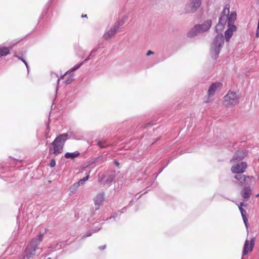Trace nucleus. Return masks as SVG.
I'll list each match as a JSON object with an SVG mask.
<instances>
[{
  "instance_id": "obj_1",
  "label": "nucleus",
  "mask_w": 259,
  "mask_h": 259,
  "mask_svg": "<svg viewBox=\"0 0 259 259\" xmlns=\"http://www.w3.org/2000/svg\"><path fill=\"white\" fill-rule=\"evenodd\" d=\"M68 135L66 133L60 134L57 136L50 144L49 154L56 156L61 153L63 151L65 143L68 139Z\"/></svg>"
},
{
  "instance_id": "obj_2",
  "label": "nucleus",
  "mask_w": 259,
  "mask_h": 259,
  "mask_svg": "<svg viewBox=\"0 0 259 259\" xmlns=\"http://www.w3.org/2000/svg\"><path fill=\"white\" fill-rule=\"evenodd\" d=\"M43 234H40L33 238L27 246L24 252L22 259H29L36 253V250L38 249V246L42 240Z\"/></svg>"
},
{
  "instance_id": "obj_3",
  "label": "nucleus",
  "mask_w": 259,
  "mask_h": 259,
  "mask_svg": "<svg viewBox=\"0 0 259 259\" xmlns=\"http://www.w3.org/2000/svg\"><path fill=\"white\" fill-rule=\"evenodd\" d=\"M224 36L221 33L218 34L213 40L210 51V55L212 58L214 59L217 58L224 44Z\"/></svg>"
},
{
  "instance_id": "obj_4",
  "label": "nucleus",
  "mask_w": 259,
  "mask_h": 259,
  "mask_svg": "<svg viewBox=\"0 0 259 259\" xmlns=\"http://www.w3.org/2000/svg\"><path fill=\"white\" fill-rule=\"evenodd\" d=\"M236 13L235 12H232L229 15V21L228 22V28L225 32V38L227 41H229L232 37L233 32L236 30V26L233 24L236 19Z\"/></svg>"
},
{
  "instance_id": "obj_5",
  "label": "nucleus",
  "mask_w": 259,
  "mask_h": 259,
  "mask_svg": "<svg viewBox=\"0 0 259 259\" xmlns=\"http://www.w3.org/2000/svg\"><path fill=\"white\" fill-rule=\"evenodd\" d=\"M229 7L226 5L223 9L222 15L220 17L219 23L215 27L216 31L218 33L221 32L224 29V25L229 21Z\"/></svg>"
},
{
  "instance_id": "obj_6",
  "label": "nucleus",
  "mask_w": 259,
  "mask_h": 259,
  "mask_svg": "<svg viewBox=\"0 0 259 259\" xmlns=\"http://www.w3.org/2000/svg\"><path fill=\"white\" fill-rule=\"evenodd\" d=\"M224 98V105L227 107H232L239 103V97L235 92L229 91Z\"/></svg>"
},
{
  "instance_id": "obj_7",
  "label": "nucleus",
  "mask_w": 259,
  "mask_h": 259,
  "mask_svg": "<svg viewBox=\"0 0 259 259\" xmlns=\"http://www.w3.org/2000/svg\"><path fill=\"white\" fill-rule=\"evenodd\" d=\"M124 23V21L123 20L116 22L112 27L104 33L103 35L104 39L107 40L112 37L116 33L117 30L123 25Z\"/></svg>"
},
{
  "instance_id": "obj_8",
  "label": "nucleus",
  "mask_w": 259,
  "mask_h": 259,
  "mask_svg": "<svg viewBox=\"0 0 259 259\" xmlns=\"http://www.w3.org/2000/svg\"><path fill=\"white\" fill-rule=\"evenodd\" d=\"M222 88V83L215 82L211 84L208 90V97L204 100V102L209 103L210 102V98L213 96L217 92L219 91Z\"/></svg>"
},
{
  "instance_id": "obj_9",
  "label": "nucleus",
  "mask_w": 259,
  "mask_h": 259,
  "mask_svg": "<svg viewBox=\"0 0 259 259\" xmlns=\"http://www.w3.org/2000/svg\"><path fill=\"white\" fill-rule=\"evenodd\" d=\"M232 166H231V170L233 174H243L245 171L247 167V164L245 162H235L231 163Z\"/></svg>"
},
{
  "instance_id": "obj_10",
  "label": "nucleus",
  "mask_w": 259,
  "mask_h": 259,
  "mask_svg": "<svg viewBox=\"0 0 259 259\" xmlns=\"http://www.w3.org/2000/svg\"><path fill=\"white\" fill-rule=\"evenodd\" d=\"M201 3V0H190L186 5V11L188 12L194 13L200 7Z\"/></svg>"
},
{
  "instance_id": "obj_11",
  "label": "nucleus",
  "mask_w": 259,
  "mask_h": 259,
  "mask_svg": "<svg viewBox=\"0 0 259 259\" xmlns=\"http://www.w3.org/2000/svg\"><path fill=\"white\" fill-rule=\"evenodd\" d=\"M234 178L238 181L241 184H246L250 185L252 181L256 182L255 178L253 176H246L242 174H236Z\"/></svg>"
},
{
  "instance_id": "obj_12",
  "label": "nucleus",
  "mask_w": 259,
  "mask_h": 259,
  "mask_svg": "<svg viewBox=\"0 0 259 259\" xmlns=\"http://www.w3.org/2000/svg\"><path fill=\"white\" fill-rule=\"evenodd\" d=\"M105 197V193L104 192L98 193L94 198V202L95 210H98L100 206L102 204Z\"/></svg>"
},
{
  "instance_id": "obj_13",
  "label": "nucleus",
  "mask_w": 259,
  "mask_h": 259,
  "mask_svg": "<svg viewBox=\"0 0 259 259\" xmlns=\"http://www.w3.org/2000/svg\"><path fill=\"white\" fill-rule=\"evenodd\" d=\"M255 242L254 238H252L250 241L246 240L243 247L242 255H245L249 252H251L254 246Z\"/></svg>"
},
{
  "instance_id": "obj_14",
  "label": "nucleus",
  "mask_w": 259,
  "mask_h": 259,
  "mask_svg": "<svg viewBox=\"0 0 259 259\" xmlns=\"http://www.w3.org/2000/svg\"><path fill=\"white\" fill-rule=\"evenodd\" d=\"M246 156V153L243 150L237 151L234 154L233 158L231 160V163L240 162Z\"/></svg>"
},
{
  "instance_id": "obj_15",
  "label": "nucleus",
  "mask_w": 259,
  "mask_h": 259,
  "mask_svg": "<svg viewBox=\"0 0 259 259\" xmlns=\"http://www.w3.org/2000/svg\"><path fill=\"white\" fill-rule=\"evenodd\" d=\"M240 194L244 199L247 200L250 198L252 194V189L249 186H245L241 191Z\"/></svg>"
},
{
  "instance_id": "obj_16",
  "label": "nucleus",
  "mask_w": 259,
  "mask_h": 259,
  "mask_svg": "<svg viewBox=\"0 0 259 259\" xmlns=\"http://www.w3.org/2000/svg\"><path fill=\"white\" fill-rule=\"evenodd\" d=\"M211 25V21L210 20H207L202 24L196 25L199 28L200 33H203L207 31Z\"/></svg>"
},
{
  "instance_id": "obj_17",
  "label": "nucleus",
  "mask_w": 259,
  "mask_h": 259,
  "mask_svg": "<svg viewBox=\"0 0 259 259\" xmlns=\"http://www.w3.org/2000/svg\"><path fill=\"white\" fill-rule=\"evenodd\" d=\"M72 72L70 69L61 77V78L65 79L64 82L66 84H70L73 80V75L71 73Z\"/></svg>"
},
{
  "instance_id": "obj_18",
  "label": "nucleus",
  "mask_w": 259,
  "mask_h": 259,
  "mask_svg": "<svg viewBox=\"0 0 259 259\" xmlns=\"http://www.w3.org/2000/svg\"><path fill=\"white\" fill-rule=\"evenodd\" d=\"M200 34L198 26H194L187 33L188 37H193Z\"/></svg>"
},
{
  "instance_id": "obj_19",
  "label": "nucleus",
  "mask_w": 259,
  "mask_h": 259,
  "mask_svg": "<svg viewBox=\"0 0 259 259\" xmlns=\"http://www.w3.org/2000/svg\"><path fill=\"white\" fill-rule=\"evenodd\" d=\"M80 155V153L78 151L73 152H67L65 153L64 157L67 159H70L74 160L76 158L78 157Z\"/></svg>"
},
{
  "instance_id": "obj_20",
  "label": "nucleus",
  "mask_w": 259,
  "mask_h": 259,
  "mask_svg": "<svg viewBox=\"0 0 259 259\" xmlns=\"http://www.w3.org/2000/svg\"><path fill=\"white\" fill-rule=\"evenodd\" d=\"M239 209V210L240 211V212L241 213V215H242V219L243 220L244 223V224H245V225L246 226V227L247 228V218H246L247 212H246V210H244L241 207H240V208Z\"/></svg>"
},
{
  "instance_id": "obj_21",
  "label": "nucleus",
  "mask_w": 259,
  "mask_h": 259,
  "mask_svg": "<svg viewBox=\"0 0 259 259\" xmlns=\"http://www.w3.org/2000/svg\"><path fill=\"white\" fill-rule=\"evenodd\" d=\"M10 49L11 48L9 47L0 48V57L6 56L8 55Z\"/></svg>"
},
{
  "instance_id": "obj_22",
  "label": "nucleus",
  "mask_w": 259,
  "mask_h": 259,
  "mask_svg": "<svg viewBox=\"0 0 259 259\" xmlns=\"http://www.w3.org/2000/svg\"><path fill=\"white\" fill-rule=\"evenodd\" d=\"M89 179V176H87L86 177H85L84 178H83V179H81L78 183H75L73 185V187L75 189H77V188L80 186V185H82L84 183L87 181Z\"/></svg>"
},
{
  "instance_id": "obj_23",
  "label": "nucleus",
  "mask_w": 259,
  "mask_h": 259,
  "mask_svg": "<svg viewBox=\"0 0 259 259\" xmlns=\"http://www.w3.org/2000/svg\"><path fill=\"white\" fill-rule=\"evenodd\" d=\"M91 58L89 56V57L86 59H85L84 60H83L82 62H80V63L78 64L76 66H74L73 67H72L71 69V71H75L76 70L78 69V68H79L80 67V66L83 64H84L86 61H87L88 60L90 59Z\"/></svg>"
},
{
  "instance_id": "obj_24",
  "label": "nucleus",
  "mask_w": 259,
  "mask_h": 259,
  "mask_svg": "<svg viewBox=\"0 0 259 259\" xmlns=\"http://www.w3.org/2000/svg\"><path fill=\"white\" fill-rule=\"evenodd\" d=\"M91 58L89 56V57L86 59H85L84 60H83L82 62H80V63L78 64L76 66H74L73 67H72L71 69V71H75L76 70L78 69V68H79L80 67V66L83 64H84L86 61H87L88 60L90 59Z\"/></svg>"
},
{
  "instance_id": "obj_25",
  "label": "nucleus",
  "mask_w": 259,
  "mask_h": 259,
  "mask_svg": "<svg viewBox=\"0 0 259 259\" xmlns=\"http://www.w3.org/2000/svg\"><path fill=\"white\" fill-rule=\"evenodd\" d=\"M51 79H57V83H58V84H59V81L60 80V79H61V78H58V75L57 74H56L55 73H53L51 74Z\"/></svg>"
},
{
  "instance_id": "obj_26",
  "label": "nucleus",
  "mask_w": 259,
  "mask_h": 259,
  "mask_svg": "<svg viewBox=\"0 0 259 259\" xmlns=\"http://www.w3.org/2000/svg\"><path fill=\"white\" fill-rule=\"evenodd\" d=\"M97 49H93L91 52L89 56L91 58L94 57L95 55V53L97 52Z\"/></svg>"
},
{
  "instance_id": "obj_27",
  "label": "nucleus",
  "mask_w": 259,
  "mask_h": 259,
  "mask_svg": "<svg viewBox=\"0 0 259 259\" xmlns=\"http://www.w3.org/2000/svg\"><path fill=\"white\" fill-rule=\"evenodd\" d=\"M55 165H56L55 160L54 159H52L50 163V166L51 167H53L55 166Z\"/></svg>"
},
{
  "instance_id": "obj_28",
  "label": "nucleus",
  "mask_w": 259,
  "mask_h": 259,
  "mask_svg": "<svg viewBox=\"0 0 259 259\" xmlns=\"http://www.w3.org/2000/svg\"><path fill=\"white\" fill-rule=\"evenodd\" d=\"M98 146H99L101 148H104V147H105L106 146L104 144V143L102 142H101V141H99V142H98Z\"/></svg>"
},
{
  "instance_id": "obj_29",
  "label": "nucleus",
  "mask_w": 259,
  "mask_h": 259,
  "mask_svg": "<svg viewBox=\"0 0 259 259\" xmlns=\"http://www.w3.org/2000/svg\"><path fill=\"white\" fill-rule=\"evenodd\" d=\"M255 36L256 37H259V22H258V24H257V27L256 34H255Z\"/></svg>"
},
{
  "instance_id": "obj_30",
  "label": "nucleus",
  "mask_w": 259,
  "mask_h": 259,
  "mask_svg": "<svg viewBox=\"0 0 259 259\" xmlns=\"http://www.w3.org/2000/svg\"><path fill=\"white\" fill-rule=\"evenodd\" d=\"M21 61L25 64V65H26V68L27 69L28 72H29V66H28L27 63L23 58H22Z\"/></svg>"
},
{
  "instance_id": "obj_31",
  "label": "nucleus",
  "mask_w": 259,
  "mask_h": 259,
  "mask_svg": "<svg viewBox=\"0 0 259 259\" xmlns=\"http://www.w3.org/2000/svg\"><path fill=\"white\" fill-rule=\"evenodd\" d=\"M21 61L25 64V65H26V68L27 69L28 72H29V66H28L27 63L23 58H22Z\"/></svg>"
},
{
  "instance_id": "obj_32",
  "label": "nucleus",
  "mask_w": 259,
  "mask_h": 259,
  "mask_svg": "<svg viewBox=\"0 0 259 259\" xmlns=\"http://www.w3.org/2000/svg\"><path fill=\"white\" fill-rule=\"evenodd\" d=\"M153 54H154V52L153 51H150V50L148 51L146 53V55L148 56H149L151 55H153Z\"/></svg>"
},
{
  "instance_id": "obj_33",
  "label": "nucleus",
  "mask_w": 259,
  "mask_h": 259,
  "mask_svg": "<svg viewBox=\"0 0 259 259\" xmlns=\"http://www.w3.org/2000/svg\"><path fill=\"white\" fill-rule=\"evenodd\" d=\"M113 177H111L110 178V180H106V183H107V184L110 183L113 181Z\"/></svg>"
},
{
  "instance_id": "obj_34",
  "label": "nucleus",
  "mask_w": 259,
  "mask_h": 259,
  "mask_svg": "<svg viewBox=\"0 0 259 259\" xmlns=\"http://www.w3.org/2000/svg\"><path fill=\"white\" fill-rule=\"evenodd\" d=\"M246 205L245 204V203L243 202H241L240 203V205H238V207L239 208H240V207H242V206H245Z\"/></svg>"
},
{
  "instance_id": "obj_35",
  "label": "nucleus",
  "mask_w": 259,
  "mask_h": 259,
  "mask_svg": "<svg viewBox=\"0 0 259 259\" xmlns=\"http://www.w3.org/2000/svg\"><path fill=\"white\" fill-rule=\"evenodd\" d=\"M92 235V233H89L87 235L85 236H83V238H85V237H89V236H91Z\"/></svg>"
},
{
  "instance_id": "obj_36",
  "label": "nucleus",
  "mask_w": 259,
  "mask_h": 259,
  "mask_svg": "<svg viewBox=\"0 0 259 259\" xmlns=\"http://www.w3.org/2000/svg\"><path fill=\"white\" fill-rule=\"evenodd\" d=\"M99 248L101 250H103L105 248V245H104V246H101Z\"/></svg>"
},
{
  "instance_id": "obj_37",
  "label": "nucleus",
  "mask_w": 259,
  "mask_h": 259,
  "mask_svg": "<svg viewBox=\"0 0 259 259\" xmlns=\"http://www.w3.org/2000/svg\"><path fill=\"white\" fill-rule=\"evenodd\" d=\"M16 57L17 58H18L19 60H21V59H22V57H19V56H16Z\"/></svg>"
},
{
  "instance_id": "obj_38",
  "label": "nucleus",
  "mask_w": 259,
  "mask_h": 259,
  "mask_svg": "<svg viewBox=\"0 0 259 259\" xmlns=\"http://www.w3.org/2000/svg\"><path fill=\"white\" fill-rule=\"evenodd\" d=\"M49 131H50V128H49V126L48 125L47 133H49Z\"/></svg>"
},
{
  "instance_id": "obj_39",
  "label": "nucleus",
  "mask_w": 259,
  "mask_h": 259,
  "mask_svg": "<svg viewBox=\"0 0 259 259\" xmlns=\"http://www.w3.org/2000/svg\"><path fill=\"white\" fill-rule=\"evenodd\" d=\"M115 164L117 166L119 165V163L117 161H115Z\"/></svg>"
},
{
  "instance_id": "obj_40",
  "label": "nucleus",
  "mask_w": 259,
  "mask_h": 259,
  "mask_svg": "<svg viewBox=\"0 0 259 259\" xmlns=\"http://www.w3.org/2000/svg\"><path fill=\"white\" fill-rule=\"evenodd\" d=\"M100 229H101V228H99V229H98V230H96V231H94V232H97V231H99V230H100Z\"/></svg>"
},
{
  "instance_id": "obj_41",
  "label": "nucleus",
  "mask_w": 259,
  "mask_h": 259,
  "mask_svg": "<svg viewBox=\"0 0 259 259\" xmlns=\"http://www.w3.org/2000/svg\"><path fill=\"white\" fill-rule=\"evenodd\" d=\"M74 139H76V140H80V139H80V138H74Z\"/></svg>"
},
{
  "instance_id": "obj_42",
  "label": "nucleus",
  "mask_w": 259,
  "mask_h": 259,
  "mask_svg": "<svg viewBox=\"0 0 259 259\" xmlns=\"http://www.w3.org/2000/svg\"><path fill=\"white\" fill-rule=\"evenodd\" d=\"M82 17H87V15H82Z\"/></svg>"
},
{
  "instance_id": "obj_43",
  "label": "nucleus",
  "mask_w": 259,
  "mask_h": 259,
  "mask_svg": "<svg viewBox=\"0 0 259 259\" xmlns=\"http://www.w3.org/2000/svg\"><path fill=\"white\" fill-rule=\"evenodd\" d=\"M258 196H259V194H257V195H256V197H258Z\"/></svg>"
},
{
  "instance_id": "obj_44",
  "label": "nucleus",
  "mask_w": 259,
  "mask_h": 259,
  "mask_svg": "<svg viewBox=\"0 0 259 259\" xmlns=\"http://www.w3.org/2000/svg\"><path fill=\"white\" fill-rule=\"evenodd\" d=\"M47 259H52V258H50V257H49V258H48Z\"/></svg>"
}]
</instances>
